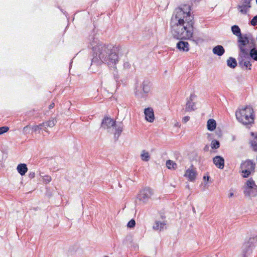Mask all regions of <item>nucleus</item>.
Returning <instances> with one entry per match:
<instances>
[{
    "label": "nucleus",
    "instance_id": "f257e3e1",
    "mask_svg": "<svg viewBox=\"0 0 257 257\" xmlns=\"http://www.w3.org/2000/svg\"><path fill=\"white\" fill-rule=\"evenodd\" d=\"M88 40L92 47V54L90 55L91 61L89 69L95 72L94 66L98 67L102 63L106 64L109 67H114L118 62V56L116 53L117 48L111 44L100 43L94 34L89 35Z\"/></svg>",
    "mask_w": 257,
    "mask_h": 257
},
{
    "label": "nucleus",
    "instance_id": "f03ea898",
    "mask_svg": "<svg viewBox=\"0 0 257 257\" xmlns=\"http://www.w3.org/2000/svg\"><path fill=\"white\" fill-rule=\"evenodd\" d=\"M191 6L184 5L176 8L171 18V32L174 38H185L191 36L192 25L194 24L193 16L191 15Z\"/></svg>",
    "mask_w": 257,
    "mask_h": 257
},
{
    "label": "nucleus",
    "instance_id": "7ed1b4c3",
    "mask_svg": "<svg viewBox=\"0 0 257 257\" xmlns=\"http://www.w3.org/2000/svg\"><path fill=\"white\" fill-rule=\"evenodd\" d=\"M238 109L235 112L237 120L249 128L254 121L255 115L253 108L250 106L246 105Z\"/></svg>",
    "mask_w": 257,
    "mask_h": 257
},
{
    "label": "nucleus",
    "instance_id": "20e7f679",
    "mask_svg": "<svg viewBox=\"0 0 257 257\" xmlns=\"http://www.w3.org/2000/svg\"><path fill=\"white\" fill-rule=\"evenodd\" d=\"M151 83L148 80H144L140 87L136 86L135 89V96L138 99H143L146 100L151 90Z\"/></svg>",
    "mask_w": 257,
    "mask_h": 257
},
{
    "label": "nucleus",
    "instance_id": "39448f33",
    "mask_svg": "<svg viewBox=\"0 0 257 257\" xmlns=\"http://www.w3.org/2000/svg\"><path fill=\"white\" fill-rule=\"evenodd\" d=\"M249 34L241 35L237 37V46L239 52L238 56L239 57H245L248 55V49L245 47L249 43Z\"/></svg>",
    "mask_w": 257,
    "mask_h": 257
},
{
    "label": "nucleus",
    "instance_id": "423d86ee",
    "mask_svg": "<svg viewBox=\"0 0 257 257\" xmlns=\"http://www.w3.org/2000/svg\"><path fill=\"white\" fill-rule=\"evenodd\" d=\"M243 193L246 197L250 198L257 195V185L252 178H250L243 186Z\"/></svg>",
    "mask_w": 257,
    "mask_h": 257
},
{
    "label": "nucleus",
    "instance_id": "0eeeda50",
    "mask_svg": "<svg viewBox=\"0 0 257 257\" xmlns=\"http://www.w3.org/2000/svg\"><path fill=\"white\" fill-rule=\"evenodd\" d=\"M257 241V236L250 237L247 241H245L241 247L240 257H248L252 253L254 246V244Z\"/></svg>",
    "mask_w": 257,
    "mask_h": 257
},
{
    "label": "nucleus",
    "instance_id": "6e6552de",
    "mask_svg": "<svg viewBox=\"0 0 257 257\" xmlns=\"http://www.w3.org/2000/svg\"><path fill=\"white\" fill-rule=\"evenodd\" d=\"M153 192L150 187H145L141 190L138 195V199L144 203H146L153 195Z\"/></svg>",
    "mask_w": 257,
    "mask_h": 257
},
{
    "label": "nucleus",
    "instance_id": "1a4fd4ad",
    "mask_svg": "<svg viewBox=\"0 0 257 257\" xmlns=\"http://www.w3.org/2000/svg\"><path fill=\"white\" fill-rule=\"evenodd\" d=\"M194 26V25H192V30H190V31H191L190 33H191V35L190 36H187V37H184L185 38H175V39H177V40H183V39L190 40L192 41L193 42H194L195 44H196V45H198L199 44H201L202 43H203L204 41V40L202 38L197 37V36H194L193 35V31H194V26Z\"/></svg>",
    "mask_w": 257,
    "mask_h": 257
},
{
    "label": "nucleus",
    "instance_id": "9d476101",
    "mask_svg": "<svg viewBox=\"0 0 257 257\" xmlns=\"http://www.w3.org/2000/svg\"><path fill=\"white\" fill-rule=\"evenodd\" d=\"M116 125V121L112 118L108 116L104 117L102 120L101 126L104 129L110 128L111 127H114Z\"/></svg>",
    "mask_w": 257,
    "mask_h": 257
},
{
    "label": "nucleus",
    "instance_id": "9b49d317",
    "mask_svg": "<svg viewBox=\"0 0 257 257\" xmlns=\"http://www.w3.org/2000/svg\"><path fill=\"white\" fill-rule=\"evenodd\" d=\"M240 168L241 169L251 170L252 173H254L255 172V164L252 160L247 159L245 161L242 162Z\"/></svg>",
    "mask_w": 257,
    "mask_h": 257
},
{
    "label": "nucleus",
    "instance_id": "f8f14e48",
    "mask_svg": "<svg viewBox=\"0 0 257 257\" xmlns=\"http://www.w3.org/2000/svg\"><path fill=\"white\" fill-rule=\"evenodd\" d=\"M122 243L128 248H133L136 250L138 248V245L133 242V237L131 235L126 236L123 240Z\"/></svg>",
    "mask_w": 257,
    "mask_h": 257
},
{
    "label": "nucleus",
    "instance_id": "ddd939ff",
    "mask_svg": "<svg viewBox=\"0 0 257 257\" xmlns=\"http://www.w3.org/2000/svg\"><path fill=\"white\" fill-rule=\"evenodd\" d=\"M195 96L194 94H191L186 104L185 111H191L195 110V103L193 102V98Z\"/></svg>",
    "mask_w": 257,
    "mask_h": 257
},
{
    "label": "nucleus",
    "instance_id": "4468645a",
    "mask_svg": "<svg viewBox=\"0 0 257 257\" xmlns=\"http://www.w3.org/2000/svg\"><path fill=\"white\" fill-rule=\"evenodd\" d=\"M144 114L146 119L150 122L154 121L155 119L154 112L152 108L147 107L144 109Z\"/></svg>",
    "mask_w": 257,
    "mask_h": 257
},
{
    "label": "nucleus",
    "instance_id": "2eb2a0df",
    "mask_svg": "<svg viewBox=\"0 0 257 257\" xmlns=\"http://www.w3.org/2000/svg\"><path fill=\"white\" fill-rule=\"evenodd\" d=\"M224 159L220 156H216L213 158V163L216 167L220 169L224 167Z\"/></svg>",
    "mask_w": 257,
    "mask_h": 257
},
{
    "label": "nucleus",
    "instance_id": "dca6fc26",
    "mask_svg": "<svg viewBox=\"0 0 257 257\" xmlns=\"http://www.w3.org/2000/svg\"><path fill=\"white\" fill-rule=\"evenodd\" d=\"M250 136L251 139L249 143L252 150L257 152V132H251Z\"/></svg>",
    "mask_w": 257,
    "mask_h": 257
},
{
    "label": "nucleus",
    "instance_id": "f3484780",
    "mask_svg": "<svg viewBox=\"0 0 257 257\" xmlns=\"http://www.w3.org/2000/svg\"><path fill=\"white\" fill-rule=\"evenodd\" d=\"M248 58L247 56L245 57H239L238 58V64L239 66H240L241 68H243V67H245L246 69L248 70H251V64L250 63V61H245L244 60V58Z\"/></svg>",
    "mask_w": 257,
    "mask_h": 257
},
{
    "label": "nucleus",
    "instance_id": "a211bd4d",
    "mask_svg": "<svg viewBox=\"0 0 257 257\" xmlns=\"http://www.w3.org/2000/svg\"><path fill=\"white\" fill-rule=\"evenodd\" d=\"M176 48L181 51L188 52L189 50V45L187 42L180 40L177 43Z\"/></svg>",
    "mask_w": 257,
    "mask_h": 257
},
{
    "label": "nucleus",
    "instance_id": "6ab92c4d",
    "mask_svg": "<svg viewBox=\"0 0 257 257\" xmlns=\"http://www.w3.org/2000/svg\"><path fill=\"white\" fill-rule=\"evenodd\" d=\"M114 127H115V130L114 134V141L116 142L118 140L123 131V123L122 122H120L118 124H116Z\"/></svg>",
    "mask_w": 257,
    "mask_h": 257
},
{
    "label": "nucleus",
    "instance_id": "aec40b11",
    "mask_svg": "<svg viewBox=\"0 0 257 257\" xmlns=\"http://www.w3.org/2000/svg\"><path fill=\"white\" fill-rule=\"evenodd\" d=\"M196 171L192 169H188L186 171L184 176L187 177L190 181L193 182L196 179Z\"/></svg>",
    "mask_w": 257,
    "mask_h": 257
},
{
    "label": "nucleus",
    "instance_id": "412c9836",
    "mask_svg": "<svg viewBox=\"0 0 257 257\" xmlns=\"http://www.w3.org/2000/svg\"><path fill=\"white\" fill-rule=\"evenodd\" d=\"M212 52L214 54L221 56L224 54L225 49L222 46L218 45L213 48Z\"/></svg>",
    "mask_w": 257,
    "mask_h": 257
},
{
    "label": "nucleus",
    "instance_id": "4be33fe9",
    "mask_svg": "<svg viewBox=\"0 0 257 257\" xmlns=\"http://www.w3.org/2000/svg\"><path fill=\"white\" fill-rule=\"evenodd\" d=\"M17 170L21 176H24L28 171L27 166L24 163L19 164L17 167Z\"/></svg>",
    "mask_w": 257,
    "mask_h": 257
},
{
    "label": "nucleus",
    "instance_id": "5701e85b",
    "mask_svg": "<svg viewBox=\"0 0 257 257\" xmlns=\"http://www.w3.org/2000/svg\"><path fill=\"white\" fill-rule=\"evenodd\" d=\"M166 221H163L161 222L160 221H156L155 222V224L154 225L153 228L154 229L156 230L162 231L164 229V226L166 225Z\"/></svg>",
    "mask_w": 257,
    "mask_h": 257
},
{
    "label": "nucleus",
    "instance_id": "b1692460",
    "mask_svg": "<svg viewBox=\"0 0 257 257\" xmlns=\"http://www.w3.org/2000/svg\"><path fill=\"white\" fill-rule=\"evenodd\" d=\"M216 127V122L212 118L209 119L207 122V128L209 131H213Z\"/></svg>",
    "mask_w": 257,
    "mask_h": 257
},
{
    "label": "nucleus",
    "instance_id": "393cba45",
    "mask_svg": "<svg viewBox=\"0 0 257 257\" xmlns=\"http://www.w3.org/2000/svg\"><path fill=\"white\" fill-rule=\"evenodd\" d=\"M248 56L254 61H257V47L251 48L250 50H248Z\"/></svg>",
    "mask_w": 257,
    "mask_h": 257
},
{
    "label": "nucleus",
    "instance_id": "a878e982",
    "mask_svg": "<svg viewBox=\"0 0 257 257\" xmlns=\"http://www.w3.org/2000/svg\"><path fill=\"white\" fill-rule=\"evenodd\" d=\"M237 61L233 57H230L227 60V65L230 68H234L237 66Z\"/></svg>",
    "mask_w": 257,
    "mask_h": 257
},
{
    "label": "nucleus",
    "instance_id": "bb28decb",
    "mask_svg": "<svg viewBox=\"0 0 257 257\" xmlns=\"http://www.w3.org/2000/svg\"><path fill=\"white\" fill-rule=\"evenodd\" d=\"M231 31L233 35L236 36L237 37L242 35L241 30L237 25H233L231 27Z\"/></svg>",
    "mask_w": 257,
    "mask_h": 257
},
{
    "label": "nucleus",
    "instance_id": "cd10ccee",
    "mask_svg": "<svg viewBox=\"0 0 257 257\" xmlns=\"http://www.w3.org/2000/svg\"><path fill=\"white\" fill-rule=\"evenodd\" d=\"M251 7L250 5H238L237 9L239 11V12L243 14H246L247 12L248 8H250Z\"/></svg>",
    "mask_w": 257,
    "mask_h": 257
},
{
    "label": "nucleus",
    "instance_id": "c85d7f7f",
    "mask_svg": "<svg viewBox=\"0 0 257 257\" xmlns=\"http://www.w3.org/2000/svg\"><path fill=\"white\" fill-rule=\"evenodd\" d=\"M166 165L167 167L169 169H176L177 168V165L176 163L174 162L173 161L168 160L166 161Z\"/></svg>",
    "mask_w": 257,
    "mask_h": 257
},
{
    "label": "nucleus",
    "instance_id": "c756f323",
    "mask_svg": "<svg viewBox=\"0 0 257 257\" xmlns=\"http://www.w3.org/2000/svg\"><path fill=\"white\" fill-rule=\"evenodd\" d=\"M141 157L142 160L145 162L148 161L150 159V156L149 153L145 152V150L143 151Z\"/></svg>",
    "mask_w": 257,
    "mask_h": 257
},
{
    "label": "nucleus",
    "instance_id": "7c9ffc66",
    "mask_svg": "<svg viewBox=\"0 0 257 257\" xmlns=\"http://www.w3.org/2000/svg\"><path fill=\"white\" fill-rule=\"evenodd\" d=\"M241 176L243 178H246L249 177V176L251 175L252 171L251 170L249 169H242L241 171Z\"/></svg>",
    "mask_w": 257,
    "mask_h": 257
},
{
    "label": "nucleus",
    "instance_id": "2f4dec72",
    "mask_svg": "<svg viewBox=\"0 0 257 257\" xmlns=\"http://www.w3.org/2000/svg\"><path fill=\"white\" fill-rule=\"evenodd\" d=\"M211 147L212 149H217L220 147V144L219 141L213 140L211 143Z\"/></svg>",
    "mask_w": 257,
    "mask_h": 257
},
{
    "label": "nucleus",
    "instance_id": "473e14b6",
    "mask_svg": "<svg viewBox=\"0 0 257 257\" xmlns=\"http://www.w3.org/2000/svg\"><path fill=\"white\" fill-rule=\"evenodd\" d=\"M56 122V120L53 119L52 120H49L46 122H43V126L53 127L55 125Z\"/></svg>",
    "mask_w": 257,
    "mask_h": 257
},
{
    "label": "nucleus",
    "instance_id": "72a5a7b5",
    "mask_svg": "<svg viewBox=\"0 0 257 257\" xmlns=\"http://www.w3.org/2000/svg\"><path fill=\"white\" fill-rule=\"evenodd\" d=\"M249 36L250 40L249 43L248 44L249 45V48L250 49L251 48L253 47H257L255 44V40L253 38L252 35L251 34H249Z\"/></svg>",
    "mask_w": 257,
    "mask_h": 257
},
{
    "label": "nucleus",
    "instance_id": "f704fd0d",
    "mask_svg": "<svg viewBox=\"0 0 257 257\" xmlns=\"http://www.w3.org/2000/svg\"><path fill=\"white\" fill-rule=\"evenodd\" d=\"M135 225L136 221L134 219H132L131 220H130L127 224V227L130 228H134Z\"/></svg>",
    "mask_w": 257,
    "mask_h": 257
},
{
    "label": "nucleus",
    "instance_id": "c9c22d12",
    "mask_svg": "<svg viewBox=\"0 0 257 257\" xmlns=\"http://www.w3.org/2000/svg\"><path fill=\"white\" fill-rule=\"evenodd\" d=\"M9 130V127L7 126H3L0 127V135L7 133Z\"/></svg>",
    "mask_w": 257,
    "mask_h": 257
},
{
    "label": "nucleus",
    "instance_id": "e433bc0d",
    "mask_svg": "<svg viewBox=\"0 0 257 257\" xmlns=\"http://www.w3.org/2000/svg\"><path fill=\"white\" fill-rule=\"evenodd\" d=\"M51 180H52V179H51V176H48V175H45L43 177V182L46 184H48L49 182H50Z\"/></svg>",
    "mask_w": 257,
    "mask_h": 257
},
{
    "label": "nucleus",
    "instance_id": "4c0bfd02",
    "mask_svg": "<svg viewBox=\"0 0 257 257\" xmlns=\"http://www.w3.org/2000/svg\"><path fill=\"white\" fill-rule=\"evenodd\" d=\"M250 24L253 26L257 25V15L253 17L252 20L250 21Z\"/></svg>",
    "mask_w": 257,
    "mask_h": 257
},
{
    "label": "nucleus",
    "instance_id": "58836bf2",
    "mask_svg": "<svg viewBox=\"0 0 257 257\" xmlns=\"http://www.w3.org/2000/svg\"><path fill=\"white\" fill-rule=\"evenodd\" d=\"M43 126V123L39 124V125H35L32 127V129L33 132H36L37 131L41 129V126Z\"/></svg>",
    "mask_w": 257,
    "mask_h": 257
},
{
    "label": "nucleus",
    "instance_id": "ea45409f",
    "mask_svg": "<svg viewBox=\"0 0 257 257\" xmlns=\"http://www.w3.org/2000/svg\"><path fill=\"white\" fill-rule=\"evenodd\" d=\"M30 127L28 125L25 126L23 130L24 134H27L29 133Z\"/></svg>",
    "mask_w": 257,
    "mask_h": 257
},
{
    "label": "nucleus",
    "instance_id": "a19ab883",
    "mask_svg": "<svg viewBox=\"0 0 257 257\" xmlns=\"http://www.w3.org/2000/svg\"><path fill=\"white\" fill-rule=\"evenodd\" d=\"M190 116H184L183 119H182V122L184 123H186L188 121H189V120L190 119Z\"/></svg>",
    "mask_w": 257,
    "mask_h": 257
},
{
    "label": "nucleus",
    "instance_id": "79ce46f5",
    "mask_svg": "<svg viewBox=\"0 0 257 257\" xmlns=\"http://www.w3.org/2000/svg\"><path fill=\"white\" fill-rule=\"evenodd\" d=\"M35 177V173L34 172H30L29 174V177L30 179L34 178Z\"/></svg>",
    "mask_w": 257,
    "mask_h": 257
},
{
    "label": "nucleus",
    "instance_id": "37998d69",
    "mask_svg": "<svg viewBox=\"0 0 257 257\" xmlns=\"http://www.w3.org/2000/svg\"><path fill=\"white\" fill-rule=\"evenodd\" d=\"M251 0H243V5H250V2Z\"/></svg>",
    "mask_w": 257,
    "mask_h": 257
},
{
    "label": "nucleus",
    "instance_id": "c03bdc74",
    "mask_svg": "<svg viewBox=\"0 0 257 257\" xmlns=\"http://www.w3.org/2000/svg\"><path fill=\"white\" fill-rule=\"evenodd\" d=\"M209 150V146L208 145H205L204 147L203 150L205 152H208Z\"/></svg>",
    "mask_w": 257,
    "mask_h": 257
},
{
    "label": "nucleus",
    "instance_id": "a18cd8bd",
    "mask_svg": "<svg viewBox=\"0 0 257 257\" xmlns=\"http://www.w3.org/2000/svg\"><path fill=\"white\" fill-rule=\"evenodd\" d=\"M203 178L204 181H208L210 177L209 176H204Z\"/></svg>",
    "mask_w": 257,
    "mask_h": 257
},
{
    "label": "nucleus",
    "instance_id": "49530a36",
    "mask_svg": "<svg viewBox=\"0 0 257 257\" xmlns=\"http://www.w3.org/2000/svg\"><path fill=\"white\" fill-rule=\"evenodd\" d=\"M114 78L116 82H118L119 77L117 75L114 74Z\"/></svg>",
    "mask_w": 257,
    "mask_h": 257
},
{
    "label": "nucleus",
    "instance_id": "de8ad7c7",
    "mask_svg": "<svg viewBox=\"0 0 257 257\" xmlns=\"http://www.w3.org/2000/svg\"><path fill=\"white\" fill-rule=\"evenodd\" d=\"M54 106H55V104H54V103H53H53H51V104L49 105V109H52V108H54Z\"/></svg>",
    "mask_w": 257,
    "mask_h": 257
},
{
    "label": "nucleus",
    "instance_id": "09e8293b",
    "mask_svg": "<svg viewBox=\"0 0 257 257\" xmlns=\"http://www.w3.org/2000/svg\"><path fill=\"white\" fill-rule=\"evenodd\" d=\"M233 195H234V194H233V192H230L229 195H228V197L229 198H231V197H233Z\"/></svg>",
    "mask_w": 257,
    "mask_h": 257
},
{
    "label": "nucleus",
    "instance_id": "8fccbe9b",
    "mask_svg": "<svg viewBox=\"0 0 257 257\" xmlns=\"http://www.w3.org/2000/svg\"><path fill=\"white\" fill-rule=\"evenodd\" d=\"M161 218L162 219L164 220L166 218V216L164 215H161Z\"/></svg>",
    "mask_w": 257,
    "mask_h": 257
},
{
    "label": "nucleus",
    "instance_id": "3c124183",
    "mask_svg": "<svg viewBox=\"0 0 257 257\" xmlns=\"http://www.w3.org/2000/svg\"><path fill=\"white\" fill-rule=\"evenodd\" d=\"M211 135L210 134H208V139H211V138H210L211 137Z\"/></svg>",
    "mask_w": 257,
    "mask_h": 257
},
{
    "label": "nucleus",
    "instance_id": "603ef678",
    "mask_svg": "<svg viewBox=\"0 0 257 257\" xmlns=\"http://www.w3.org/2000/svg\"><path fill=\"white\" fill-rule=\"evenodd\" d=\"M201 0H194V3H199Z\"/></svg>",
    "mask_w": 257,
    "mask_h": 257
},
{
    "label": "nucleus",
    "instance_id": "864d4df0",
    "mask_svg": "<svg viewBox=\"0 0 257 257\" xmlns=\"http://www.w3.org/2000/svg\"><path fill=\"white\" fill-rule=\"evenodd\" d=\"M193 211L195 212V208L194 207H193Z\"/></svg>",
    "mask_w": 257,
    "mask_h": 257
},
{
    "label": "nucleus",
    "instance_id": "5fc2aeb1",
    "mask_svg": "<svg viewBox=\"0 0 257 257\" xmlns=\"http://www.w3.org/2000/svg\"><path fill=\"white\" fill-rule=\"evenodd\" d=\"M58 8L60 10V11H61L62 12H63V11H62V9H61L60 8V7H58Z\"/></svg>",
    "mask_w": 257,
    "mask_h": 257
},
{
    "label": "nucleus",
    "instance_id": "6e6d98bb",
    "mask_svg": "<svg viewBox=\"0 0 257 257\" xmlns=\"http://www.w3.org/2000/svg\"><path fill=\"white\" fill-rule=\"evenodd\" d=\"M220 134H221V132H220V131L219 132V134H218V135L219 136H220Z\"/></svg>",
    "mask_w": 257,
    "mask_h": 257
},
{
    "label": "nucleus",
    "instance_id": "4d7b16f0",
    "mask_svg": "<svg viewBox=\"0 0 257 257\" xmlns=\"http://www.w3.org/2000/svg\"><path fill=\"white\" fill-rule=\"evenodd\" d=\"M104 257H108V256H105Z\"/></svg>",
    "mask_w": 257,
    "mask_h": 257
}]
</instances>
